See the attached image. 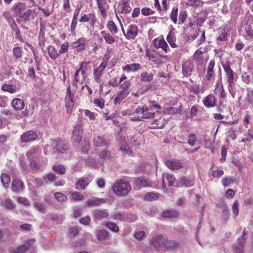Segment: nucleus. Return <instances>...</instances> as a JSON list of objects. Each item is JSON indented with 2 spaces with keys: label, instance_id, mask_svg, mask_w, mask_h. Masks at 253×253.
Wrapping results in <instances>:
<instances>
[{
  "label": "nucleus",
  "instance_id": "1",
  "mask_svg": "<svg viewBox=\"0 0 253 253\" xmlns=\"http://www.w3.org/2000/svg\"><path fill=\"white\" fill-rule=\"evenodd\" d=\"M155 101L150 102L149 107L145 105H144L142 107H138L135 109L134 113L138 115L141 114L142 116L141 117L142 120L143 119L153 118L155 116V113L151 112L153 111L152 108L154 107L157 109H160L161 108L160 105L155 104Z\"/></svg>",
  "mask_w": 253,
  "mask_h": 253
},
{
  "label": "nucleus",
  "instance_id": "2",
  "mask_svg": "<svg viewBox=\"0 0 253 253\" xmlns=\"http://www.w3.org/2000/svg\"><path fill=\"white\" fill-rule=\"evenodd\" d=\"M131 189L129 183L123 179L117 180L113 185V191L120 196L126 195Z\"/></svg>",
  "mask_w": 253,
  "mask_h": 253
},
{
  "label": "nucleus",
  "instance_id": "3",
  "mask_svg": "<svg viewBox=\"0 0 253 253\" xmlns=\"http://www.w3.org/2000/svg\"><path fill=\"white\" fill-rule=\"evenodd\" d=\"M41 150L39 147H35L31 149L26 154V156L29 161V165L32 169H38L39 166L38 165V160L39 159Z\"/></svg>",
  "mask_w": 253,
  "mask_h": 253
},
{
  "label": "nucleus",
  "instance_id": "4",
  "mask_svg": "<svg viewBox=\"0 0 253 253\" xmlns=\"http://www.w3.org/2000/svg\"><path fill=\"white\" fill-rule=\"evenodd\" d=\"M166 237L163 235H157L153 237L149 242L151 247L158 251L164 248Z\"/></svg>",
  "mask_w": 253,
  "mask_h": 253
},
{
  "label": "nucleus",
  "instance_id": "5",
  "mask_svg": "<svg viewBox=\"0 0 253 253\" xmlns=\"http://www.w3.org/2000/svg\"><path fill=\"white\" fill-rule=\"evenodd\" d=\"M52 145L54 147V153H64L68 150L67 143L62 140H53Z\"/></svg>",
  "mask_w": 253,
  "mask_h": 253
},
{
  "label": "nucleus",
  "instance_id": "6",
  "mask_svg": "<svg viewBox=\"0 0 253 253\" xmlns=\"http://www.w3.org/2000/svg\"><path fill=\"white\" fill-rule=\"evenodd\" d=\"M74 97V94L71 92V86L69 85L67 88V92L65 96V105L67 108V112L70 114L74 105V101L73 98Z\"/></svg>",
  "mask_w": 253,
  "mask_h": 253
},
{
  "label": "nucleus",
  "instance_id": "7",
  "mask_svg": "<svg viewBox=\"0 0 253 253\" xmlns=\"http://www.w3.org/2000/svg\"><path fill=\"white\" fill-rule=\"evenodd\" d=\"M108 65V62L107 60H104L101 63L100 66L95 69L93 72L94 81L99 84L101 83L100 77L102 74L103 71L105 70Z\"/></svg>",
  "mask_w": 253,
  "mask_h": 253
},
{
  "label": "nucleus",
  "instance_id": "8",
  "mask_svg": "<svg viewBox=\"0 0 253 253\" xmlns=\"http://www.w3.org/2000/svg\"><path fill=\"white\" fill-rule=\"evenodd\" d=\"M82 138V127L80 123L77 124L73 130L72 139L75 143H79Z\"/></svg>",
  "mask_w": 253,
  "mask_h": 253
},
{
  "label": "nucleus",
  "instance_id": "9",
  "mask_svg": "<svg viewBox=\"0 0 253 253\" xmlns=\"http://www.w3.org/2000/svg\"><path fill=\"white\" fill-rule=\"evenodd\" d=\"M167 167L171 170H178L183 168V164L176 159H171L166 161Z\"/></svg>",
  "mask_w": 253,
  "mask_h": 253
},
{
  "label": "nucleus",
  "instance_id": "10",
  "mask_svg": "<svg viewBox=\"0 0 253 253\" xmlns=\"http://www.w3.org/2000/svg\"><path fill=\"white\" fill-rule=\"evenodd\" d=\"M179 243L175 240H169L166 237V241L165 244L164 250L168 251H173L179 248Z\"/></svg>",
  "mask_w": 253,
  "mask_h": 253
},
{
  "label": "nucleus",
  "instance_id": "11",
  "mask_svg": "<svg viewBox=\"0 0 253 253\" xmlns=\"http://www.w3.org/2000/svg\"><path fill=\"white\" fill-rule=\"evenodd\" d=\"M223 68L227 77L229 87H232L234 84L233 71L228 64L223 65Z\"/></svg>",
  "mask_w": 253,
  "mask_h": 253
},
{
  "label": "nucleus",
  "instance_id": "12",
  "mask_svg": "<svg viewBox=\"0 0 253 253\" xmlns=\"http://www.w3.org/2000/svg\"><path fill=\"white\" fill-rule=\"evenodd\" d=\"M175 181L174 176L172 174L164 173L163 175V188H166V184L169 186H172Z\"/></svg>",
  "mask_w": 253,
  "mask_h": 253
},
{
  "label": "nucleus",
  "instance_id": "13",
  "mask_svg": "<svg viewBox=\"0 0 253 253\" xmlns=\"http://www.w3.org/2000/svg\"><path fill=\"white\" fill-rule=\"evenodd\" d=\"M26 9V5L24 3L18 2L11 8V10L14 13V15L17 16L20 15L22 12Z\"/></svg>",
  "mask_w": 253,
  "mask_h": 253
},
{
  "label": "nucleus",
  "instance_id": "14",
  "mask_svg": "<svg viewBox=\"0 0 253 253\" xmlns=\"http://www.w3.org/2000/svg\"><path fill=\"white\" fill-rule=\"evenodd\" d=\"M138 35V27L135 25H130L127 29L126 34H125V37L128 39H134Z\"/></svg>",
  "mask_w": 253,
  "mask_h": 253
},
{
  "label": "nucleus",
  "instance_id": "15",
  "mask_svg": "<svg viewBox=\"0 0 253 253\" xmlns=\"http://www.w3.org/2000/svg\"><path fill=\"white\" fill-rule=\"evenodd\" d=\"M98 7L100 10L101 15L103 18L107 16V11L109 9V5L106 0H96Z\"/></svg>",
  "mask_w": 253,
  "mask_h": 253
},
{
  "label": "nucleus",
  "instance_id": "16",
  "mask_svg": "<svg viewBox=\"0 0 253 253\" xmlns=\"http://www.w3.org/2000/svg\"><path fill=\"white\" fill-rule=\"evenodd\" d=\"M35 242V239L27 240L24 244L21 245L19 247L13 250L14 253H24L29 249L30 246L33 245Z\"/></svg>",
  "mask_w": 253,
  "mask_h": 253
},
{
  "label": "nucleus",
  "instance_id": "17",
  "mask_svg": "<svg viewBox=\"0 0 253 253\" xmlns=\"http://www.w3.org/2000/svg\"><path fill=\"white\" fill-rule=\"evenodd\" d=\"M153 45L156 48H161L165 52L169 51V48L166 41L162 38H157L153 40Z\"/></svg>",
  "mask_w": 253,
  "mask_h": 253
},
{
  "label": "nucleus",
  "instance_id": "18",
  "mask_svg": "<svg viewBox=\"0 0 253 253\" xmlns=\"http://www.w3.org/2000/svg\"><path fill=\"white\" fill-rule=\"evenodd\" d=\"M109 214L106 210L104 209H96L94 211L93 216L94 217V221L97 222L103 218L107 217Z\"/></svg>",
  "mask_w": 253,
  "mask_h": 253
},
{
  "label": "nucleus",
  "instance_id": "19",
  "mask_svg": "<svg viewBox=\"0 0 253 253\" xmlns=\"http://www.w3.org/2000/svg\"><path fill=\"white\" fill-rule=\"evenodd\" d=\"M37 137L36 133L33 130H29L24 133L21 137L22 141L25 143L35 140Z\"/></svg>",
  "mask_w": 253,
  "mask_h": 253
},
{
  "label": "nucleus",
  "instance_id": "20",
  "mask_svg": "<svg viewBox=\"0 0 253 253\" xmlns=\"http://www.w3.org/2000/svg\"><path fill=\"white\" fill-rule=\"evenodd\" d=\"M130 92V91L120 90L114 99V104L115 105L120 104L121 102L129 94Z\"/></svg>",
  "mask_w": 253,
  "mask_h": 253
},
{
  "label": "nucleus",
  "instance_id": "21",
  "mask_svg": "<svg viewBox=\"0 0 253 253\" xmlns=\"http://www.w3.org/2000/svg\"><path fill=\"white\" fill-rule=\"evenodd\" d=\"M80 22H89L91 26H93L96 21V18L94 13L84 14L79 20Z\"/></svg>",
  "mask_w": 253,
  "mask_h": 253
},
{
  "label": "nucleus",
  "instance_id": "22",
  "mask_svg": "<svg viewBox=\"0 0 253 253\" xmlns=\"http://www.w3.org/2000/svg\"><path fill=\"white\" fill-rule=\"evenodd\" d=\"M194 184V180L191 178L185 176L180 178L178 180V186H185L189 187L193 186Z\"/></svg>",
  "mask_w": 253,
  "mask_h": 253
},
{
  "label": "nucleus",
  "instance_id": "23",
  "mask_svg": "<svg viewBox=\"0 0 253 253\" xmlns=\"http://www.w3.org/2000/svg\"><path fill=\"white\" fill-rule=\"evenodd\" d=\"M11 188L13 192H21L24 188L23 182L19 179H15L12 182Z\"/></svg>",
  "mask_w": 253,
  "mask_h": 253
},
{
  "label": "nucleus",
  "instance_id": "24",
  "mask_svg": "<svg viewBox=\"0 0 253 253\" xmlns=\"http://www.w3.org/2000/svg\"><path fill=\"white\" fill-rule=\"evenodd\" d=\"M193 69V65L189 61H185L182 62V73L185 76H190Z\"/></svg>",
  "mask_w": 253,
  "mask_h": 253
},
{
  "label": "nucleus",
  "instance_id": "25",
  "mask_svg": "<svg viewBox=\"0 0 253 253\" xmlns=\"http://www.w3.org/2000/svg\"><path fill=\"white\" fill-rule=\"evenodd\" d=\"M204 105L207 108H212L216 105V99L213 94H209L203 100Z\"/></svg>",
  "mask_w": 253,
  "mask_h": 253
},
{
  "label": "nucleus",
  "instance_id": "26",
  "mask_svg": "<svg viewBox=\"0 0 253 253\" xmlns=\"http://www.w3.org/2000/svg\"><path fill=\"white\" fill-rule=\"evenodd\" d=\"M40 27L41 28L38 37V45L42 48L44 45L45 42L44 37L45 27L42 22L40 23Z\"/></svg>",
  "mask_w": 253,
  "mask_h": 253
},
{
  "label": "nucleus",
  "instance_id": "27",
  "mask_svg": "<svg viewBox=\"0 0 253 253\" xmlns=\"http://www.w3.org/2000/svg\"><path fill=\"white\" fill-rule=\"evenodd\" d=\"M90 182V180L88 178H81L76 183V189L78 190H84L88 186Z\"/></svg>",
  "mask_w": 253,
  "mask_h": 253
},
{
  "label": "nucleus",
  "instance_id": "28",
  "mask_svg": "<svg viewBox=\"0 0 253 253\" xmlns=\"http://www.w3.org/2000/svg\"><path fill=\"white\" fill-rule=\"evenodd\" d=\"M32 10L31 9H27L22 12L20 15L18 16V18L17 19V21L20 23L21 21H29L32 16Z\"/></svg>",
  "mask_w": 253,
  "mask_h": 253
},
{
  "label": "nucleus",
  "instance_id": "29",
  "mask_svg": "<svg viewBox=\"0 0 253 253\" xmlns=\"http://www.w3.org/2000/svg\"><path fill=\"white\" fill-rule=\"evenodd\" d=\"M0 205L7 210H12L16 207L15 204L9 198H5L0 201Z\"/></svg>",
  "mask_w": 253,
  "mask_h": 253
},
{
  "label": "nucleus",
  "instance_id": "30",
  "mask_svg": "<svg viewBox=\"0 0 253 253\" xmlns=\"http://www.w3.org/2000/svg\"><path fill=\"white\" fill-rule=\"evenodd\" d=\"M129 0H122L121 3H119L118 7L122 9V13H128L131 10V8L129 5Z\"/></svg>",
  "mask_w": 253,
  "mask_h": 253
},
{
  "label": "nucleus",
  "instance_id": "31",
  "mask_svg": "<svg viewBox=\"0 0 253 253\" xmlns=\"http://www.w3.org/2000/svg\"><path fill=\"white\" fill-rule=\"evenodd\" d=\"M105 201L103 199L100 198H92L85 202V206L86 207H92L94 206H99L101 204L105 203Z\"/></svg>",
  "mask_w": 253,
  "mask_h": 253
},
{
  "label": "nucleus",
  "instance_id": "32",
  "mask_svg": "<svg viewBox=\"0 0 253 253\" xmlns=\"http://www.w3.org/2000/svg\"><path fill=\"white\" fill-rule=\"evenodd\" d=\"M141 68V65L138 63H132L127 64L123 67V70L129 72L130 71L135 72Z\"/></svg>",
  "mask_w": 253,
  "mask_h": 253
},
{
  "label": "nucleus",
  "instance_id": "33",
  "mask_svg": "<svg viewBox=\"0 0 253 253\" xmlns=\"http://www.w3.org/2000/svg\"><path fill=\"white\" fill-rule=\"evenodd\" d=\"M215 64L214 61L213 60H211L207 69V74L206 76V78L207 80L210 81L212 77L214 75L213 67Z\"/></svg>",
  "mask_w": 253,
  "mask_h": 253
},
{
  "label": "nucleus",
  "instance_id": "34",
  "mask_svg": "<svg viewBox=\"0 0 253 253\" xmlns=\"http://www.w3.org/2000/svg\"><path fill=\"white\" fill-rule=\"evenodd\" d=\"M93 143L96 147H104L108 145L106 140L100 136H97L94 138Z\"/></svg>",
  "mask_w": 253,
  "mask_h": 253
},
{
  "label": "nucleus",
  "instance_id": "35",
  "mask_svg": "<svg viewBox=\"0 0 253 253\" xmlns=\"http://www.w3.org/2000/svg\"><path fill=\"white\" fill-rule=\"evenodd\" d=\"M48 53L50 57L53 60L56 59L59 56V53L55 47L49 45L47 47Z\"/></svg>",
  "mask_w": 253,
  "mask_h": 253
},
{
  "label": "nucleus",
  "instance_id": "36",
  "mask_svg": "<svg viewBox=\"0 0 253 253\" xmlns=\"http://www.w3.org/2000/svg\"><path fill=\"white\" fill-rule=\"evenodd\" d=\"M12 105L16 110H21L24 107V101L19 98H15L13 100Z\"/></svg>",
  "mask_w": 253,
  "mask_h": 253
},
{
  "label": "nucleus",
  "instance_id": "37",
  "mask_svg": "<svg viewBox=\"0 0 253 253\" xmlns=\"http://www.w3.org/2000/svg\"><path fill=\"white\" fill-rule=\"evenodd\" d=\"M11 28L12 31L15 32V38L19 41H23V37L17 24L15 22H13L11 25Z\"/></svg>",
  "mask_w": 253,
  "mask_h": 253
},
{
  "label": "nucleus",
  "instance_id": "38",
  "mask_svg": "<svg viewBox=\"0 0 253 253\" xmlns=\"http://www.w3.org/2000/svg\"><path fill=\"white\" fill-rule=\"evenodd\" d=\"M167 40L172 47L175 48L177 46V44L175 42L176 41V38L174 35V33L171 31L169 32L168 35L167 36Z\"/></svg>",
  "mask_w": 253,
  "mask_h": 253
},
{
  "label": "nucleus",
  "instance_id": "39",
  "mask_svg": "<svg viewBox=\"0 0 253 253\" xmlns=\"http://www.w3.org/2000/svg\"><path fill=\"white\" fill-rule=\"evenodd\" d=\"M135 182L138 186L141 187L150 186V182L143 177H139L135 179Z\"/></svg>",
  "mask_w": 253,
  "mask_h": 253
},
{
  "label": "nucleus",
  "instance_id": "40",
  "mask_svg": "<svg viewBox=\"0 0 253 253\" xmlns=\"http://www.w3.org/2000/svg\"><path fill=\"white\" fill-rule=\"evenodd\" d=\"M205 3V2L201 0H187L186 2V4L188 6L198 7Z\"/></svg>",
  "mask_w": 253,
  "mask_h": 253
},
{
  "label": "nucleus",
  "instance_id": "41",
  "mask_svg": "<svg viewBox=\"0 0 253 253\" xmlns=\"http://www.w3.org/2000/svg\"><path fill=\"white\" fill-rule=\"evenodd\" d=\"M245 231L244 230L243 232V235L241 237V239H238V245L234 247V251L236 253H243V246L242 243L241 242V240H245V238L243 237V236H245Z\"/></svg>",
  "mask_w": 253,
  "mask_h": 253
},
{
  "label": "nucleus",
  "instance_id": "42",
  "mask_svg": "<svg viewBox=\"0 0 253 253\" xmlns=\"http://www.w3.org/2000/svg\"><path fill=\"white\" fill-rule=\"evenodd\" d=\"M178 213L174 210H168L163 211L162 216L164 218H171L177 216Z\"/></svg>",
  "mask_w": 253,
  "mask_h": 253
},
{
  "label": "nucleus",
  "instance_id": "43",
  "mask_svg": "<svg viewBox=\"0 0 253 253\" xmlns=\"http://www.w3.org/2000/svg\"><path fill=\"white\" fill-rule=\"evenodd\" d=\"M178 12V8L176 6L172 8V11L170 14V18L174 24L177 23Z\"/></svg>",
  "mask_w": 253,
  "mask_h": 253
},
{
  "label": "nucleus",
  "instance_id": "44",
  "mask_svg": "<svg viewBox=\"0 0 253 253\" xmlns=\"http://www.w3.org/2000/svg\"><path fill=\"white\" fill-rule=\"evenodd\" d=\"M154 74L153 73L148 74L146 72H144L141 74V80L143 82H149L153 80Z\"/></svg>",
  "mask_w": 253,
  "mask_h": 253
},
{
  "label": "nucleus",
  "instance_id": "45",
  "mask_svg": "<svg viewBox=\"0 0 253 253\" xmlns=\"http://www.w3.org/2000/svg\"><path fill=\"white\" fill-rule=\"evenodd\" d=\"M101 33L103 34V38L107 43L111 44L115 42V38L109 33H105L104 32H102Z\"/></svg>",
  "mask_w": 253,
  "mask_h": 253
},
{
  "label": "nucleus",
  "instance_id": "46",
  "mask_svg": "<svg viewBox=\"0 0 253 253\" xmlns=\"http://www.w3.org/2000/svg\"><path fill=\"white\" fill-rule=\"evenodd\" d=\"M52 169L56 172L61 175L65 174L66 171L65 167L61 165L53 166L52 167Z\"/></svg>",
  "mask_w": 253,
  "mask_h": 253
},
{
  "label": "nucleus",
  "instance_id": "47",
  "mask_svg": "<svg viewBox=\"0 0 253 253\" xmlns=\"http://www.w3.org/2000/svg\"><path fill=\"white\" fill-rule=\"evenodd\" d=\"M1 181L4 187H7L10 182V176L5 173H2L0 175Z\"/></svg>",
  "mask_w": 253,
  "mask_h": 253
},
{
  "label": "nucleus",
  "instance_id": "48",
  "mask_svg": "<svg viewBox=\"0 0 253 253\" xmlns=\"http://www.w3.org/2000/svg\"><path fill=\"white\" fill-rule=\"evenodd\" d=\"M108 27L110 32L112 34L114 35L118 33V28L114 21H109L108 23Z\"/></svg>",
  "mask_w": 253,
  "mask_h": 253
},
{
  "label": "nucleus",
  "instance_id": "49",
  "mask_svg": "<svg viewBox=\"0 0 253 253\" xmlns=\"http://www.w3.org/2000/svg\"><path fill=\"white\" fill-rule=\"evenodd\" d=\"M105 225L106 227L108 228L110 230L115 232H117L119 230V228L117 225L113 222H107Z\"/></svg>",
  "mask_w": 253,
  "mask_h": 253
},
{
  "label": "nucleus",
  "instance_id": "50",
  "mask_svg": "<svg viewBox=\"0 0 253 253\" xmlns=\"http://www.w3.org/2000/svg\"><path fill=\"white\" fill-rule=\"evenodd\" d=\"M108 236V232L103 229L100 230L97 234V238L100 240L106 239Z\"/></svg>",
  "mask_w": 253,
  "mask_h": 253
},
{
  "label": "nucleus",
  "instance_id": "51",
  "mask_svg": "<svg viewBox=\"0 0 253 253\" xmlns=\"http://www.w3.org/2000/svg\"><path fill=\"white\" fill-rule=\"evenodd\" d=\"M236 181V178L233 177H225L222 179V184L224 186H227L230 184Z\"/></svg>",
  "mask_w": 253,
  "mask_h": 253
},
{
  "label": "nucleus",
  "instance_id": "52",
  "mask_svg": "<svg viewBox=\"0 0 253 253\" xmlns=\"http://www.w3.org/2000/svg\"><path fill=\"white\" fill-rule=\"evenodd\" d=\"M196 141V136L195 134L190 133L188 135L187 143L191 146H194Z\"/></svg>",
  "mask_w": 253,
  "mask_h": 253
},
{
  "label": "nucleus",
  "instance_id": "53",
  "mask_svg": "<svg viewBox=\"0 0 253 253\" xmlns=\"http://www.w3.org/2000/svg\"><path fill=\"white\" fill-rule=\"evenodd\" d=\"M158 196L153 192H149L146 194L144 199L147 201H152L158 199Z\"/></svg>",
  "mask_w": 253,
  "mask_h": 253
},
{
  "label": "nucleus",
  "instance_id": "54",
  "mask_svg": "<svg viewBox=\"0 0 253 253\" xmlns=\"http://www.w3.org/2000/svg\"><path fill=\"white\" fill-rule=\"evenodd\" d=\"M1 89L4 91H7L11 93H15L16 89L10 84H5L1 87Z\"/></svg>",
  "mask_w": 253,
  "mask_h": 253
},
{
  "label": "nucleus",
  "instance_id": "55",
  "mask_svg": "<svg viewBox=\"0 0 253 253\" xmlns=\"http://www.w3.org/2000/svg\"><path fill=\"white\" fill-rule=\"evenodd\" d=\"M111 218L114 220H119L121 221H123L125 220V215L123 213L117 212L112 215L111 216Z\"/></svg>",
  "mask_w": 253,
  "mask_h": 253
},
{
  "label": "nucleus",
  "instance_id": "56",
  "mask_svg": "<svg viewBox=\"0 0 253 253\" xmlns=\"http://www.w3.org/2000/svg\"><path fill=\"white\" fill-rule=\"evenodd\" d=\"M54 197L58 202H60L66 201L67 200V196L60 192H56L54 194Z\"/></svg>",
  "mask_w": 253,
  "mask_h": 253
},
{
  "label": "nucleus",
  "instance_id": "57",
  "mask_svg": "<svg viewBox=\"0 0 253 253\" xmlns=\"http://www.w3.org/2000/svg\"><path fill=\"white\" fill-rule=\"evenodd\" d=\"M34 207L38 211L45 213V205L43 203L36 202L34 204Z\"/></svg>",
  "mask_w": 253,
  "mask_h": 253
},
{
  "label": "nucleus",
  "instance_id": "58",
  "mask_svg": "<svg viewBox=\"0 0 253 253\" xmlns=\"http://www.w3.org/2000/svg\"><path fill=\"white\" fill-rule=\"evenodd\" d=\"M56 178V176L53 173H48L45 175L43 177V179L46 183L48 182H53Z\"/></svg>",
  "mask_w": 253,
  "mask_h": 253
},
{
  "label": "nucleus",
  "instance_id": "59",
  "mask_svg": "<svg viewBox=\"0 0 253 253\" xmlns=\"http://www.w3.org/2000/svg\"><path fill=\"white\" fill-rule=\"evenodd\" d=\"M187 16V15L186 11H180L179 15L178 24H183V23H184L186 19Z\"/></svg>",
  "mask_w": 253,
  "mask_h": 253
},
{
  "label": "nucleus",
  "instance_id": "60",
  "mask_svg": "<svg viewBox=\"0 0 253 253\" xmlns=\"http://www.w3.org/2000/svg\"><path fill=\"white\" fill-rule=\"evenodd\" d=\"M13 53L16 58H20L22 55V50L20 47H15L13 48Z\"/></svg>",
  "mask_w": 253,
  "mask_h": 253
},
{
  "label": "nucleus",
  "instance_id": "61",
  "mask_svg": "<svg viewBox=\"0 0 253 253\" xmlns=\"http://www.w3.org/2000/svg\"><path fill=\"white\" fill-rule=\"evenodd\" d=\"M72 198L76 201H81L84 199V196L78 192L71 193Z\"/></svg>",
  "mask_w": 253,
  "mask_h": 253
},
{
  "label": "nucleus",
  "instance_id": "62",
  "mask_svg": "<svg viewBox=\"0 0 253 253\" xmlns=\"http://www.w3.org/2000/svg\"><path fill=\"white\" fill-rule=\"evenodd\" d=\"M134 237L139 241L142 240L145 237V233L143 231H136L134 233Z\"/></svg>",
  "mask_w": 253,
  "mask_h": 253
},
{
  "label": "nucleus",
  "instance_id": "63",
  "mask_svg": "<svg viewBox=\"0 0 253 253\" xmlns=\"http://www.w3.org/2000/svg\"><path fill=\"white\" fill-rule=\"evenodd\" d=\"M3 16L6 19L9 23L15 22L14 19L12 17L11 13L9 11H5L3 12Z\"/></svg>",
  "mask_w": 253,
  "mask_h": 253
},
{
  "label": "nucleus",
  "instance_id": "64",
  "mask_svg": "<svg viewBox=\"0 0 253 253\" xmlns=\"http://www.w3.org/2000/svg\"><path fill=\"white\" fill-rule=\"evenodd\" d=\"M130 83L128 81H125L121 84L120 85V89L121 90H126V91H130L129 89Z\"/></svg>",
  "mask_w": 253,
  "mask_h": 253
}]
</instances>
